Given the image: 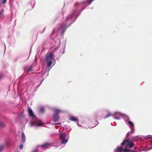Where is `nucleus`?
<instances>
[{
  "label": "nucleus",
  "instance_id": "1",
  "mask_svg": "<svg viewBox=\"0 0 152 152\" xmlns=\"http://www.w3.org/2000/svg\"><path fill=\"white\" fill-rule=\"evenodd\" d=\"M54 56L52 52L46 55L45 60L48 66L50 67L52 65L53 61L54 59Z\"/></svg>",
  "mask_w": 152,
  "mask_h": 152
},
{
  "label": "nucleus",
  "instance_id": "2",
  "mask_svg": "<svg viewBox=\"0 0 152 152\" xmlns=\"http://www.w3.org/2000/svg\"><path fill=\"white\" fill-rule=\"evenodd\" d=\"M121 145L125 148H131L134 146V143L130 142L129 139L126 140L125 139L121 144Z\"/></svg>",
  "mask_w": 152,
  "mask_h": 152
},
{
  "label": "nucleus",
  "instance_id": "3",
  "mask_svg": "<svg viewBox=\"0 0 152 152\" xmlns=\"http://www.w3.org/2000/svg\"><path fill=\"white\" fill-rule=\"evenodd\" d=\"M66 135L64 133L60 134V139L62 141L61 143L64 144L66 143L68 141L67 139H65Z\"/></svg>",
  "mask_w": 152,
  "mask_h": 152
},
{
  "label": "nucleus",
  "instance_id": "4",
  "mask_svg": "<svg viewBox=\"0 0 152 152\" xmlns=\"http://www.w3.org/2000/svg\"><path fill=\"white\" fill-rule=\"evenodd\" d=\"M27 111L29 115L32 118L33 120H35L36 119V116L34 114L31 108L28 107Z\"/></svg>",
  "mask_w": 152,
  "mask_h": 152
},
{
  "label": "nucleus",
  "instance_id": "5",
  "mask_svg": "<svg viewBox=\"0 0 152 152\" xmlns=\"http://www.w3.org/2000/svg\"><path fill=\"white\" fill-rule=\"evenodd\" d=\"M43 124V123L40 121H39L37 123L34 121H31V126H42Z\"/></svg>",
  "mask_w": 152,
  "mask_h": 152
},
{
  "label": "nucleus",
  "instance_id": "6",
  "mask_svg": "<svg viewBox=\"0 0 152 152\" xmlns=\"http://www.w3.org/2000/svg\"><path fill=\"white\" fill-rule=\"evenodd\" d=\"M59 118L58 114H54L53 116V121L55 122L59 120Z\"/></svg>",
  "mask_w": 152,
  "mask_h": 152
},
{
  "label": "nucleus",
  "instance_id": "7",
  "mask_svg": "<svg viewBox=\"0 0 152 152\" xmlns=\"http://www.w3.org/2000/svg\"><path fill=\"white\" fill-rule=\"evenodd\" d=\"M54 111L55 112L54 114H58V113L62 112L61 110L57 108H54Z\"/></svg>",
  "mask_w": 152,
  "mask_h": 152
},
{
  "label": "nucleus",
  "instance_id": "8",
  "mask_svg": "<svg viewBox=\"0 0 152 152\" xmlns=\"http://www.w3.org/2000/svg\"><path fill=\"white\" fill-rule=\"evenodd\" d=\"M25 71L27 72V73H28L30 71H33V69L31 68V67H26L25 68Z\"/></svg>",
  "mask_w": 152,
  "mask_h": 152
},
{
  "label": "nucleus",
  "instance_id": "9",
  "mask_svg": "<svg viewBox=\"0 0 152 152\" xmlns=\"http://www.w3.org/2000/svg\"><path fill=\"white\" fill-rule=\"evenodd\" d=\"M115 152H122L123 151V148L122 146H120L117 148L115 150Z\"/></svg>",
  "mask_w": 152,
  "mask_h": 152
},
{
  "label": "nucleus",
  "instance_id": "10",
  "mask_svg": "<svg viewBox=\"0 0 152 152\" xmlns=\"http://www.w3.org/2000/svg\"><path fill=\"white\" fill-rule=\"evenodd\" d=\"M49 145L48 142H46L41 145V147L42 148H46Z\"/></svg>",
  "mask_w": 152,
  "mask_h": 152
},
{
  "label": "nucleus",
  "instance_id": "11",
  "mask_svg": "<svg viewBox=\"0 0 152 152\" xmlns=\"http://www.w3.org/2000/svg\"><path fill=\"white\" fill-rule=\"evenodd\" d=\"M69 120L73 121H77V119L74 116L71 117L69 119Z\"/></svg>",
  "mask_w": 152,
  "mask_h": 152
},
{
  "label": "nucleus",
  "instance_id": "12",
  "mask_svg": "<svg viewBox=\"0 0 152 152\" xmlns=\"http://www.w3.org/2000/svg\"><path fill=\"white\" fill-rule=\"evenodd\" d=\"M123 151L124 152L127 151V152H133V151L132 150H130L129 149H127L126 148H125L123 150Z\"/></svg>",
  "mask_w": 152,
  "mask_h": 152
},
{
  "label": "nucleus",
  "instance_id": "13",
  "mask_svg": "<svg viewBox=\"0 0 152 152\" xmlns=\"http://www.w3.org/2000/svg\"><path fill=\"white\" fill-rule=\"evenodd\" d=\"M39 112L42 113H43L45 111V109L43 107H41L39 108Z\"/></svg>",
  "mask_w": 152,
  "mask_h": 152
},
{
  "label": "nucleus",
  "instance_id": "14",
  "mask_svg": "<svg viewBox=\"0 0 152 152\" xmlns=\"http://www.w3.org/2000/svg\"><path fill=\"white\" fill-rule=\"evenodd\" d=\"M5 126V124L2 122H0V127L3 128Z\"/></svg>",
  "mask_w": 152,
  "mask_h": 152
},
{
  "label": "nucleus",
  "instance_id": "15",
  "mask_svg": "<svg viewBox=\"0 0 152 152\" xmlns=\"http://www.w3.org/2000/svg\"><path fill=\"white\" fill-rule=\"evenodd\" d=\"M112 115V114L110 113H109L107 114V115L106 116H105L104 117V118H108L109 117H110V116H111Z\"/></svg>",
  "mask_w": 152,
  "mask_h": 152
},
{
  "label": "nucleus",
  "instance_id": "16",
  "mask_svg": "<svg viewBox=\"0 0 152 152\" xmlns=\"http://www.w3.org/2000/svg\"><path fill=\"white\" fill-rule=\"evenodd\" d=\"M128 123L129 124H130L131 126L134 127V124L131 121H129L128 122Z\"/></svg>",
  "mask_w": 152,
  "mask_h": 152
},
{
  "label": "nucleus",
  "instance_id": "17",
  "mask_svg": "<svg viewBox=\"0 0 152 152\" xmlns=\"http://www.w3.org/2000/svg\"><path fill=\"white\" fill-rule=\"evenodd\" d=\"M22 138L23 141H24L25 138V136L23 133L22 134Z\"/></svg>",
  "mask_w": 152,
  "mask_h": 152
},
{
  "label": "nucleus",
  "instance_id": "18",
  "mask_svg": "<svg viewBox=\"0 0 152 152\" xmlns=\"http://www.w3.org/2000/svg\"><path fill=\"white\" fill-rule=\"evenodd\" d=\"M94 0H87L86 1L89 3V4H91L92 1Z\"/></svg>",
  "mask_w": 152,
  "mask_h": 152
},
{
  "label": "nucleus",
  "instance_id": "19",
  "mask_svg": "<svg viewBox=\"0 0 152 152\" xmlns=\"http://www.w3.org/2000/svg\"><path fill=\"white\" fill-rule=\"evenodd\" d=\"M7 0H1L2 3L3 4H4L6 2Z\"/></svg>",
  "mask_w": 152,
  "mask_h": 152
},
{
  "label": "nucleus",
  "instance_id": "20",
  "mask_svg": "<svg viewBox=\"0 0 152 152\" xmlns=\"http://www.w3.org/2000/svg\"><path fill=\"white\" fill-rule=\"evenodd\" d=\"M23 147V145H20L19 146V148L20 149H22Z\"/></svg>",
  "mask_w": 152,
  "mask_h": 152
},
{
  "label": "nucleus",
  "instance_id": "21",
  "mask_svg": "<svg viewBox=\"0 0 152 152\" xmlns=\"http://www.w3.org/2000/svg\"><path fill=\"white\" fill-rule=\"evenodd\" d=\"M115 118L116 119H120V118L118 117V116H115Z\"/></svg>",
  "mask_w": 152,
  "mask_h": 152
},
{
  "label": "nucleus",
  "instance_id": "22",
  "mask_svg": "<svg viewBox=\"0 0 152 152\" xmlns=\"http://www.w3.org/2000/svg\"><path fill=\"white\" fill-rule=\"evenodd\" d=\"M81 4V3H76L75 4V5H80V4Z\"/></svg>",
  "mask_w": 152,
  "mask_h": 152
},
{
  "label": "nucleus",
  "instance_id": "23",
  "mask_svg": "<svg viewBox=\"0 0 152 152\" xmlns=\"http://www.w3.org/2000/svg\"><path fill=\"white\" fill-rule=\"evenodd\" d=\"M3 147L2 146H0V151L2 150L3 149Z\"/></svg>",
  "mask_w": 152,
  "mask_h": 152
},
{
  "label": "nucleus",
  "instance_id": "24",
  "mask_svg": "<svg viewBox=\"0 0 152 152\" xmlns=\"http://www.w3.org/2000/svg\"><path fill=\"white\" fill-rule=\"evenodd\" d=\"M2 75H1L0 74V80L2 79Z\"/></svg>",
  "mask_w": 152,
  "mask_h": 152
},
{
  "label": "nucleus",
  "instance_id": "25",
  "mask_svg": "<svg viewBox=\"0 0 152 152\" xmlns=\"http://www.w3.org/2000/svg\"><path fill=\"white\" fill-rule=\"evenodd\" d=\"M118 113L119 116H122V114H121V113Z\"/></svg>",
  "mask_w": 152,
  "mask_h": 152
},
{
  "label": "nucleus",
  "instance_id": "26",
  "mask_svg": "<svg viewBox=\"0 0 152 152\" xmlns=\"http://www.w3.org/2000/svg\"><path fill=\"white\" fill-rule=\"evenodd\" d=\"M61 124V123H57L56 124H55L60 125Z\"/></svg>",
  "mask_w": 152,
  "mask_h": 152
},
{
  "label": "nucleus",
  "instance_id": "27",
  "mask_svg": "<svg viewBox=\"0 0 152 152\" xmlns=\"http://www.w3.org/2000/svg\"><path fill=\"white\" fill-rule=\"evenodd\" d=\"M67 27L66 26V27H63V28H64V29L65 28H66V27Z\"/></svg>",
  "mask_w": 152,
  "mask_h": 152
},
{
  "label": "nucleus",
  "instance_id": "28",
  "mask_svg": "<svg viewBox=\"0 0 152 152\" xmlns=\"http://www.w3.org/2000/svg\"><path fill=\"white\" fill-rule=\"evenodd\" d=\"M43 81V80H42V81H41V83H40V85L42 84V81Z\"/></svg>",
  "mask_w": 152,
  "mask_h": 152
},
{
  "label": "nucleus",
  "instance_id": "29",
  "mask_svg": "<svg viewBox=\"0 0 152 152\" xmlns=\"http://www.w3.org/2000/svg\"><path fill=\"white\" fill-rule=\"evenodd\" d=\"M54 30H53V32L52 33V34H53V32H54Z\"/></svg>",
  "mask_w": 152,
  "mask_h": 152
},
{
  "label": "nucleus",
  "instance_id": "30",
  "mask_svg": "<svg viewBox=\"0 0 152 152\" xmlns=\"http://www.w3.org/2000/svg\"><path fill=\"white\" fill-rule=\"evenodd\" d=\"M128 119H129V117H128Z\"/></svg>",
  "mask_w": 152,
  "mask_h": 152
}]
</instances>
